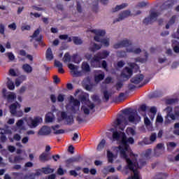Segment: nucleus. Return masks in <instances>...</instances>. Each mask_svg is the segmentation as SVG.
I'll list each match as a JSON object with an SVG mask.
<instances>
[{"mask_svg": "<svg viewBox=\"0 0 179 179\" xmlns=\"http://www.w3.org/2000/svg\"><path fill=\"white\" fill-rule=\"evenodd\" d=\"M127 6H128V3H123L121 5L116 6V7L113 9V12H118V10H121V9H124V8H127Z\"/></svg>", "mask_w": 179, "mask_h": 179, "instance_id": "nucleus-32", "label": "nucleus"}, {"mask_svg": "<svg viewBox=\"0 0 179 179\" xmlns=\"http://www.w3.org/2000/svg\"><path fill=\"white\" fill-rule=\"evenodd\" d=\"M125 71L129 76H132V74L134 73V71H132V69H131L129 67H125Z\"/></svg>", "mask_w": 179, "mask_h": 179, "instance_id": "nucleus-56", "label": "nucleus"}, {"mask_svg": "<svg viewBox=\"0 0 179 179\" xmlns=\"http://www.w3.org/2000/svg\"><path fill=\"white\" fill-rule=\"evenodd\" d=\"M71 59H72V57H71V55H69V52H66L63 57V62L65 63L71 62Z\"/></svg>", "mask_w": 179, "mask_h": 179, "instance_id": "nucleus-39", "label": "nucleus"}, {"mask_svg": "<svg viewBox=\"0 0 179 179\" xmlns=\"http://www.w3.org/2000/svg\"><path fill=\"white\" fill-rule=\"evenodd\" d=\"M148 108H149L148 106H146V104H142L138 109V111L139 114L143 115V117H146V111L148 110Z\"/></svg>", "mask_w": 179, "mask_h": 179, "instance_id": "nucleus-17", "label": "nucleus"}, {"mask_svg": "<svg viewBox=\"0 0 179 179\" xmlns=\"http://www.w3.org/2000/svg\"><path fill=\"white\" fill-rule=\"evenodd\" d=\"M144 124L146 127H149V125H150V120H149V117H144Z\"/></svg>", "mask_w": 179, "mask_h": 179, "instance_id": "nucleus-62", "label": "nucleus"}, {"mask_svg": "<svg viewBox=\"0 0 179 179\" xmlns=\"http://www.w3.org/2000/svg\"><path fill=\"white\" fill-rule=\"evenodd\" d=\"M132 43L128 41V39L123 40L117 43H115L113 45V48L115 50H118V48H122L124 47H129V45H131Z\"/></svg>", "mask_w": 179, "mask_h": 179, "instance_id": "nucleus-8", "label": "nucleus"}, {"mask_svg": "<svg viewBox=\"0 0 179 179\" xmlns=\"http://www.w3.org/2000/svg\"><path fill=\"white\" fill-rule=\"evenodd\" d=\"M176 103H178V99L175 98V99H169L166 100V104H176Z\"/></svg>", "mask_w": 179, "mask_h": 179, "instance_id": "nucleus-40", "label": "nucleus"}, {"mask_svg": "<svg viewBox=\"0 0 179 179\" xmlns=\"http://www.w3.org/2000/svg\"><path fill=\"white\" fill-rule=\"evenodd\" d=\"M81 110H82V111H83V113H84V114H85V115H89V114H90V109H89V108H87L86 106H82Z\"/></svg>", "mask_w": 179, "mask_h": 179, "instance_id": "nucleus-44", "label": "nucleus"}, {"mask_svg": "<svg viewBox=\"0 0 179 179\" xmlns=\"http://www.w3.org/2000/svg\"><path fill=\"white\" fill-rule=\"evenodd\" d=\"M22 69L27 73H31V72H33V68L29 64H23Z\"/></svg>", "mask_w": 179, "mask_h": 179, "instance_id": "nucleus-24", "label": "nucleus"}, {"mask_svg": "<svg viewBox=\"0 0 179 179\" xmlns=\"http://www.w3.org/2000/svg\"><path fill=\"white\" fill-rule=\"evenodd\" d=\"M129 143L130 145H134L135 143V140L132 137L127 138L125 133H122L121 145H119L118 149L120 152V157H122L126 162L131 160L127 155V152L129 150Z\"/></svg>", "mask_w": 179, "mask_h": 179, "instance_id": "nucleus-1", "label": "nucleus"}, {"mask_svg": "<svg viewBox=\"0 0 179 179\" xmlns=\"http://www.w3.org/2000/svg\"><path fill=\"white\" fill-rule=\"evenodd\" d=\"M134 157V159H131L134 164H136V166H134V169H141L143 167V166L146 165V161L143 159H140L138 162L136 159V157L133 154L132 152L130 153V157Z\"/></svg>", "mask_w": 179, "mask_h": 179, "instance_id": "nucleus-5", "label": "nucleus"}, {"mask_svg": "<svg viewBox=\"0 0 179 179\" xmlns=\"http://www.w3.org/2000/svg\"><path fill=\"white\" fill-rule=\"evenodd\" d=\"M104 146H106V140L102 139L101 142L98 144L96 149L99 151L103 150V149H104Z\"/></svg>", "mask_w": 179, "mask_h": 179, "instance_id": "nucleus-36", "label": "nucleus"}, {"mask_svg": "<svg viewBox=\"0 0 179 179\" xmlns=\"http://www.w3.org/2000/svg\"><path fill=\"white\" fill-rule=\"evenodd\" d=\"M104 77H105L104 73L98 74L97 76H94V80L95 82L99 83V82H101V80L104 79Z\"/></svg>", "mask_w": 179, "mask_h": 179, "instance_id": "nucleus-37", "label": "nucleus"}, {"mask_svg": "<svg viewBox=\"0 0 179 179\" xmlns=\"http://www.w3.org/2000/svg\"><path fill=\"white\" fill-rule=\"evenodd\" d=\"M47 61H52L54 59V55H52V50L51 48H48L45 54Z\"/></svg>", "mask_w": 179, "mask_h": 179, "instance_id": "nucleus-19", "label": "nucleus"}, {"mask_svg": "<svg viewBox=\"0 0 179 179\" xmlns=\"http://www.w3.org/2000/svg\"><path fill=\"white\" fill-rule=\"evenodd\" d=\"M69 69H71V73L74 75V76H78L80 75V71H78L79 69V66H76L75 64H68Z\"/></svg>", "mask_w": 179, "mask_h": 179, "instance_id": "nucleus-13", "label": "nucleus"}, {"mask_svg": "<svg viewBox=\"0 0 179 179\" xmlns=\"http://www.w3.org/2000/svg\"><path fill=\"white\" fill-rule=\"evenodd\" d=\"M43 121V119L39 117H30L28 121V125L30 128H36V127H38V124Z\"/></svg>", "mask_w": 179, "mask_h": 179, "instance_id": "nucleus-6", "label": "nucleus"}, {"mask_svg": "<svg viewBox=\"0 0 179 179\" xmlns=\"http://www.w3.org/2000/svg\"><path fill=\"white\" fill-rule=\"evenodd\" d=\"M81 68L84 72H90V65H89L87 62H83Z\"/></svg>", "mask_w": 179, "mask_h": 179, "instance_id": "nucleus-28", "label": "nucleus"}, {"mask_svg": "<svg viewBox=\"0 0 179 179\" xmlns=\"http://www.w3.org/2000/svg\"><path fill=\"white\" fill-rule=\"evenodd\" d=\"M101 45H97V43H94L92 47H90L89 50L91 51V52H96V51L101 50Z\"/></svg>", "mask_w": 179, "mask_h": 179, "instance_id": "nucleus-30", "label": "nucleus"}, {"mask_svg": "<svg viewBox=\"0 0 179 179\" xmlns=\"http://www.w3.org/2000/svg\"><path fill=\"white\" fill-rule=\"evenodd\" d=\"M80 108L79 106H71V111L73 114H78V112L79 111Z\"/></svg>", "mask_w": 179, "mask_h": 179, "instance_id": "nucleus-45", "label": "nucleus"}, {"mask_svg": "<svg viewBox=\"0 0 179 179\" xmlns=\"http://www.w3.org/2000/svg\"><path fill=\"white\" fill-rule=\"evenodd\" d=\"M157 139V134L156 133L151 134V136H150V141L151 142H155Z\"/></svg>", "mask_w": 179, "mask_h": 179, "instance_id": "nucleus-49", "label": "nucleus"}, {"mask_svg": "<svg viewBox=\"0 0 179 179\" xmlns=\"http://www.w3.org/2000/svg\"><path fill=\"white\" fill-rule=\"evenodd\" d=\"M17 28V26H16V23L15 22H13L8 25V29H10V30L15 31L16 30Z\"/></svg>", "mask_w": 179, "mask_h": 179, "instance_id": "nucleus-51", "label": "nucleus"}, {"mask_svg": "<svg viewBox=\"0 0 179 179\" xmlns=\"http://www.w3.org/2000/svg\"><path fill=\"white\" fill-rule=\"evenodd\" d=\"M24 124V122L23 121V120H19L16 122V125H17V128H19L20 129L23 127Z\"/></svg>", "mask_w": 179, "mask_h": 179, "instance_id": "nucleus-48", "label": "nucleus"}, {"mask_svg": "<svg viewBox=\"0 0 179 179\" xmlns=\"http://www.w3.org/2000/svg\"><path fill=\"white\" fill-rule=\"evenodd\" d=\"M178 3V1H177V0L168 1L166 2L165 7L166 9H170V8H173V6H174V5H176V3Z\"/></svg>", "mask_w": 179, "mask_h": 179, "instance_id": "nucleus-26", "label": "nucleus"}, {"mask_svg": "<svg viewBox=\"0 0 179 179\" xmlns=\"http://www.w3.org/2000/svg\"><path fill=\"white\" fill-rule=\"evenodd\" d=\"M103 99L105 100L104 101L107 103L108 100H110V94L108 93V91L105 90L103 91Z\"/></svg>", "mask_w": 179, "mask_h": 179, "instance_id": "nucleus-42", "label": "nucleus"}, {"mask_svg": "<svg viewBox=\"0 0 179 179\" xmlns=\"http://www.w3.org/2000/svg\"><path fill=\"white\" fill-rule=\"evenodd\" d=\"M87 107L90 108V110H92V113H96V109H94V107H96V105H94V103H91L87 105Z\"/></svg>", "mask_w": 179, "mask_h": 179, "instance_id": "nucleus-55", "label": "nucleus"}, {"mask_svg": "<svg viewBox=\"0 0 179 179\" xmlns=\"http://www.w3.org/2000/svg\"><path fill=\"white\" fill-rule=\"evenodd\" d=\"M72 62H75L76 64H79L80 61H82V59L78 55V54H74L71 57Z\"/></svg>", "mask_w": 179, "mask_h": 179, "instance_id": "nucleus-35", "label": "nucleus"}, {"mask_svg": "<svg viewBox=\"0 0 179 179\" xmlns=\"http://www.w3.org/2000/svg\"><path fill=\"white\" fill-rule=\"evenodd\" d=\"M39 160L40 162H42L43 163L45 162H48L50 159L48 158V154L45 152H43L40 156H39Z\"/></svg>", "mask_w": 179, "mask_h": 179, "instance_id": "nucleus-27", "label": "nucleus"}, {"mask_svg": "<svg viewBox=\"0 0 179 179\" xmlns=\"http://www.w3.org/2000/svg\"><path fill=\"white\" fill-rule=\"evenodd\" d=\"M107 157L108 163H114V159H115V155L111 152L110 150H107Z\"/></svg>", "mask_w": 179, "mask_h": 179, "instance_id": "nucleus-20", "label": "nucleus"}, {"mask_svg": "<svg viewBox=\"0 0 179 179\" xmlns=\"http://www.w3.org/2000/svg\"><path fill=\"white\" fill-rule=\"evenodd\" d=\"M100 61H101V57H100V55H99V53H97L96 55H95L94 56V57L91 59V64L92 65H93V64H94V62L99 63L100 62Z\"/></svg>", "mask_w": 179, "mask_h": 179, "instance_id": "nucleus-33", "label": "nucleus"}, {"mask_svg": "<svg viewBox=\"0 0 179 179\" xmlns=\"http://www.w3.org/2000/svg\"><path fill=\"white\" fill-rule=\"evenodd\" d=\"M127 134H129L130 135H132V136L136 135V131H135V129L132 127H128L127 129Z\"/></svg>", "mask_w": 179, "mask_h": 179, "instance_id": "nucleus-43", "label": "nucleus"}, {"mask_svg": "<svg viewBox=\"0 0 179 179\" xmlns=\"http://www.w3.org/2000/svg\"><path fill=\"white\" fill-rule=\"evenodd\" d=\"M160 15V13L151 10L150 11V15L148 17H146L143 20V23L148 26V24H152V23H155L156 20H157V17Z\"/></svg>", "mask_w": 179, "mask_h": 179, "instance_id": "nucleus-4", "label": "nucleus"}, {"mask_svg": "<svg viewBox=\"0 0 179 179\" xmlns=\"http://www.w3.org/2000/svg\"><path fill=\"white\" fill-rule=\"evenodd\" d=\"M34 173H30L29 175H25L23 178V179H34Z\"/></svg>", "mask_w": 179, "mask_h": 179, "instance_id": "nucleus-58", "label": "nucleus"}, {"mask_svg": "<svg viewBox=\"0 0 179 179\" xmlns=\"http://www.w3.org/2000/svg\"><path fill=\"white\" fill-rule=\"evenodd\" d=\"M73 42L76 45H80V44H83L82 39L78 36H73Z\"/></svg>", "mask_w": 179, "mask_h": 179, "instance_id": "nucleus-34", "label": "nucleus"}, {"mask_svg": "<svg viewBox=\"0 0 179 179\" xmlns=\"http://www.w3.org/2000/svg\"><path fill=\"white\" fill-rule=\"evenodd\" d=\"M145 76H143V74H138L132 77L130 80V82L134 85H139V83H141V82H142Z\"/></svg>", "mask_w": 179, "mask_h": 179, "instance_id": "nucleus-12", "label": "nucleus"}, {"mask_svg": "<svg viewBox=\"0 0 179 179\" xmlns=\"http://www.w3.org/2000/svg\"><path fill=\"white\" fill-rule=\"evenodd\" d=\"M123 114L124 115H128V121L129 122H139L141 121V116L138 115V112L136 110L134 111L132 108H129L122 110Z\"/></svg>", "mask_w": 179, "mask_h": 179, "instance_id": "nucleus-2", "label": "nucleus"}, {"mask_svg": "<svg viewBox=\"0 0 179 179\" xmlns=\"http://www.w3.org/2000/svg\"><path fill=\"white\" fill-rule=\"evenodd\" d=\"M122 122H124V124L127 125L128 124V120H127V118H125V117H124L122 115H120L119 117L116 119L115 124L117 125V127H118L120 124H122Z\"/></svg>", "mask_w": 179, "mask_h": 179, "instance_id": "nucleus-15", "label": "nucleus"}, {"mask_svg": "<svg viewBox=\"0 0 179 179\" xmlns=\"http://www.w3.org/2000/svg\"><path fill=\"white\" fill-rule=\"evenodd\" d=\"M6 141H8L6 136H5L3 133H1V136H0V142H1V143H5Z\"/></svg>", "mask_w": 179, "mask_h": 179, "instance_id": "nucleus-50", "label": "nucleus"}, {"mask_svg": "<svg viewBox=\"0 0 179 179\" xmlns=\"http://www.w3.org/2000/svg\"><path fill=\"white\" fill-rule=\"evenodd\" d=\"M101 67L103 69H105V71H108V65H107V62L106 60L102 61Z\"/></svg>", "mask_w": 179, "mask_h": 179, "instance_id": "nucleus-54", "label": "nucleus"}, {"mask_svg": "<svg viewBox=\"0 0 179 179\" xmlns=\"http://www.w3.org/2000/svg\"><path fill=\"white\" fill-rule=\"evenodd\" d=\"M124 97H125V94L124 92H121L118 96H116L113 99V103L122 101V100H124Z\"/></svg>", "mask_w": 179, "mask_h": 179, "instance_id": "nucleus-22", "label": "nucleus"}, {"mask_svg": "<svg viewBox=\"0 0 179 179\" xmlns=\"http://www.w3.org/2000/svg\"><path fill=\"white\" fill-rule=\"evenodd\" d=\"M127 166L124 167V170H126V174H128V171L127 170H130V171H133L134 176L129 177L127 179H140L139 174L138 172V169H135L136 164L135 162H133L131 159H127L126 161Z\"/></svg>", "mask_w": 179, "mask_h": 179, "instance_id": "nucleus-3", "label": "nucleus"}, {"mask_svg": "<svg viewBox=\"0 0 179 179\" xmlns=\"http://www.w3.org/2000/svg\"><path fill=\"white\" fill-rule=\"evenodd\" d=\"M70 103H73V106L79 107L80 106V101L75 99L73 96H70Z\"/></svg>", "mask_w": 179, "mask_h": 179, "instance_id": "nucleus-29", "label": "nucleus"}, {"mask_svg": "<svg viewBox=\"0 0 179 179\" xmlns=\"http://www.w3.org/2000/svg\"><path fill=\"white\" fill-rule=\"evenodd\" d=\"M51 134V128L48 126L42 127L38 131V135L40 136H47Z\"/></svg>", "mask_w": 179, "mask_h": 179, "instance_id": "nucleus-10", "label": "nucleus"}, {"mask_svg": "<svg viewBox=\"0 0 179 179\" xmlns=\"http://www.w3.org/2000/svg\"><path fill=\"white\" fill-rule=\"evenodd\" d=\"M36 41H37L38 43V44L41 46V47H45V44L44 43V42H43V35H40L38 38H36Z\"/></svg>", "mask_w": 179, "mask_h": 179, "instance_id": "nucleus-41", "label": "nucleus"}, {"mask_svg": "<svg viewBox=\"0 0 179 179\" xmlns=\"http://www.w3.org/2000/svg\"><path fill=\"white\" fill-rule=\"evenodd\" d=\"M8 100H15L16 99V95L15 94H9L7 96Z\"/></svg>", "mask_w": 179, "mask_h": 179, "instance_id": "nucleus-63", "label": "nucleus"}, {"mask_svg": "<svg viewBox=\"0 0 179 179\" xmlns=\"http://www.w3.org/2000/svg\"><path fill=\"white\" fill-rule=\"evenodd\" d=\"M41 170H42V173H43V174H52V173H54V171H55V170L54 169H51L48 166L43 167L41 169Z\"/></svg>", "mask_w": 179, "mask_h": 179, "instance_id": "nucleus-23", "label": "nucleus"}, {"mask_svg": "<svg viewBox=\"0 0 179 179\" xmlns=\"http://www.w3.org/2000/svg\"><path fill=\"white\" fill-rule=\"evenodd\" d=\"M38 34H40V29H37L33 34L32 36H31V38H36V37H37V36H38Z\"/></svg>", "mask_w": 179, "mask_h": 179, "instance_id": "nucleus-61", "label": "nucleus"}, {"mask_svg": "<svg viewBox=\"0 0 179 179\" xmlns=\"http://www.w3.org/2000/svg\"><path fill=\"white\" fill-rule=\"evenodd\" d=\"M16 110H17V102L12 103L10 106V113L13 115H15L16 114Z\"/></svg>", "mask_w": 179, "mask_h": 179, "instance_id": "nucleus-25", "label": "nucleus"}, {"mask_svg": "<svg viewBox=\"0 0 179 179\" xmlns=\"http://www.w3.org/2000/svg\"><path fill=\"white\" fill-rule=\"evenodd\" d=\"M127 52H133L134 54H141L142 50L141 48H136L134 50V48H127L126 49Z\"/></svg>", "mask_w": 179, "mask_h": 179, "instance_id": "nucleus-38", "label": "nucleus"}, {"mask_svg": "<svg viewBox=\"0 0 179 179\" xmlns=\"http://www.w3.org/2000/svg\"><path fill=\"white\" fill-rule=\"evenodd\" d=\"M61 117L62 120H66L67 125H72V124L75 122V120H73V116L68 115V114H66V112H62Z\"/></svg>", "mask_w": 179, "mask_h": 179, "instance_id": "nucleus-9", "label": "nucleus"}, {"mask_svg": "<svg viewBox=\"0 0 179 179\" xmlns=\"http://www.w3.org/2000/svg\"><path fill=\"white\" fill-rule=\"evenodd\" d=\"M91 31L96 34L95 37H99V38H101V37H104V36H106V31L104 30L92 29Z\"/></svg>", "mask_w": 179, "mask_h": 179, "instance_id": "nucleus-16", "label": "nucleus"}, {"mask_svg": "<svg viewBox=\"0 0 179 179\" xmlns=\"http://www.w3.org/2000/svg\"><path fill=\"white\" fill-rule=\"evenodd\" d=\"M0 34H5V25L3 24H0Z\"/></svg>", "mask_w": 179, "mask_h": 179, "instance_id": "nucleus-59", "label": "nucleus"}, {"mask_svg": "<svg viewBox=\"0 0 179 179\" xmlns=\"http://www.w3.org/2000/svg\"><path fill=\"white\" fill-rule=\"evenodd\" d=\"M7 57H8V59H10V61L15 60V55H13V53H12V52H8Z\"/></svg>", "mask_w": 179, "mask_h": 179, "instance_id": "nucleus-53", "label": "nucleus"}, {"mask_svg": "<svg viewBox=\"0 0 179 179\" xmlns=\"http://www.w3.org/2000/svg\"><path fill=\"white\" fill-rule=\"evenodd\" d=\"M156 149L158 150H164V144L158 143L156 146Z\"/></svg>", "mask_w": 179, "mask_h": 179, "instance_id": "nucleus-57", "label": "nucleus"}, {"mask_svg": "<svg viewBox=\"0 0 179 179\" xmlns=\"http://www.w3.org/2000/svg\"><path fill=\"white\" fill-rule=\"evenodd\" d=\"M148 5V3L145 1H141L138 3L137 7L138 8H145Z\"/></svg>", "mask_w": 179, "mask_h": 179, "instance_id": "nucleus-60", "label": "nucleus"}, {"mask_svg": "<svg viewBox=\"0 0 179 179\" xmlns=\"http://www.w3.org/2000/svg\"><path fill=\"white\" fill-rule=\"evenodd\" d=\"M7 86L9 90H15V84L13 82L9 83Z\"/></svg>", "mask_w": 179, "mask_h": 179, "instance_id": "nucleus-64", "label": "nucleus"}, {"mask_svg": "<svg viewBox=\"0 0 179 179\" xmlns=\"http://www.w3.org/2000/svg\"><path fill=\"white\" fill-rule=\"evenodd\" d=\"M121 135L122 136V132L115 131L113 132L112 138L113 141H120V138H121Z\"/></svg>", "mask_w": 179, "mask_h": 179, "instance_id": "nucleus-21", "label": "nucleus"}, {"mask_svg": "<svg viewBox=\"0 0 179 179\" xmlns=\"http://www.w3.org/2000/svg\"><path fill=\"white\" fill-rule=\"evenodd\" d=\"M117 55L120 58H124V57H127V52L124 50H120L117 52Z\"/></svg>", "mask_w": 179, "mask_h": 179, "instance_id": "nucleus-46", "label": "nucleus"}, {"mask_svg": "<svg viewBox=\"0 0 179 179\" xmlns=\"http://www.w3.org/2000/svg\"><path fill=\"white\" fill-rule=\"evenodd\" d=\"M129 16H131V10H124L122 13L119 15V17L113 21V23H117V22H121V20H124V19H126V17H128Z\"/></svg>", "mask_w": 179, "mask_h": 179, "instance_id": "nucleus-11", "label": "nucleus"}, {"mask_svg": "<svg viewBox=\"0 0 179 179\" xmlns=\"http://www.w3.org/2000/svg\"><path fill=\"white\" fill-rule=\"evenodd\" d=\"M167 118H171V120H172L173 121H174V120H179V109H176L174 114L173 113L166 114L165 123L170 124V120Z\"/></svg>", "mask_w": 179, "mask_h": 179, "instance_id": "nucleus-7", "label": "nucleus"}, {"mask_svg": "<svg viewBox=\"0 0 179 179\" xmlns=\"http://www.w3.org/2000/svg\"><path fill=\"white\" fill-rule=\"evenodd\" d=\"M176 19H177V16H176V15H173V16L170 18V20H169V21L168 22V23H169V24H171V26H173V24H174V23H176Z\"/></svg>", "mask_w": 179, "mask_h": 179, "instance_id": "nucleus-47", "label": "nucleus"}, {"mask_svg": "<svg viewBox=\"0 0 179 179\" xmlns=\"http://www.w3.org/2000/svg\"><path fill=\"white\" fill-rule=\"evenodd\" d=\"M94 40H95L97 43H101L105 47H108L110 45V41L109 39L106 38H99V36H94Z\"/></svg>", "mask_w": 179, "mask_h": 179, "instance_id": "nucleus-14", "label": "nucleus"}, {"mask_svg": "<svg viewBox=\"0 0 179 179\" xmlns=\"http://www.w3.org/2000/svg\"><path fill=\"white\" fill-rule=\"evenodd\" d=\"M53 120L54 119L52 118V117H51L48 115H45V122H52Z\"/></svg>", "mask_w": 179, "mask_h": 179, "instance_id": "nucleus-52", "label": "nucleus"}, {"mask_svg": "<svg viewBox=\"0 0 179 179\" xmlns=\"http://www.w3.org/2000/svg\"><path fill=\"white\" fill-rule=\"evenodd\" d=\"M55 66L58 68L59 73H65V70H64V68H63L64 65L62 64V63H61V62L58 60H55Z\"/></svg>", "mask_w": 179, "mask_h": 179, "instance_id": "nucleus-18", "label": "nucleus"}, {"mask_svg": "<svg viewBox=\"0 0 179 179\" xmlns=\"http://www.w3.org/2000/svg\"><path fill=\"white\" fill-rule=\"evenodd\" d=\"M98 54L101 57V59H106L108 55H110V52L107 50H103L102 52H99Z\"/></svg>", "mask_w": 179, "mask_h": 179, "instance_id": "nucleus-31", "label": "nucleus"}]
</instances>
